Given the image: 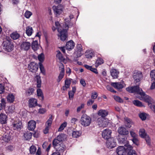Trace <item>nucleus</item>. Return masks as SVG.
<instances>
[{"label":"nucleus","mask_w":155,"mask_h":155,"mask_svg":"<svg viewBox=\"0 0 155 155\" xmlns=\"http://www.w3.org/2000/svg\"><path fill=\"white\" fill-rule=\"evenodd\" d=\"M127 91L130 93H133L136 92L140 95L141 97L140 99L148 103L149 106L155 113V105L151 104L152 99L148 95H146L143 91L142 89L140 88L138 86H136L132 87H128L126 88Z\"/></svg>","instance_id":"nucleus-1"},{"label":"nucleus","mask_w":155,"mask_h":155,"mask_svg":"<svg viewBox=\"0 0 155 155\" xmlns=\"http://www.w3.org/2000/svg\"><path fill=\"white\" fill-rule=\"evenodd\" d=\"M65 25L67 26V28H66V29H63L61 30V26L58 21H56L55 23L56 27L54 26L52 28L53 31L57 29L58 32L60 33L58 36L60 37L61 40L62 41L65 40L67 38V29H68L69 28L72 27L73 25V23L68 18H66L65 19Z\"/></svg>","instance_id":"nucleus-2"},{"label":"nucleus","mask_w":155,"mask_h":155,"mask_svg":"<svg viewBox=\"0 0 155 155\" xmlns=\"http://www.w3.org/2000/svg\"><path fill=\"white\" fill-rule=\"evenodd\" d=\"M3 49L8 52H11L13 49L14 45L9 37H6L3 43Z\"/></svg>","instance_id":"nucleus-3"},{"label":"nucleus","mask_w":155,"mask_h":155,"mask_svg":"<svg viewBox=\"0 0 155 155\" xmlns=\"http://www.w3.org/2000/svg\"><path fill=\"white\" fill-rule=\"evenodd\" d=\"M91 122V118L86 115H83L81 119V124L84 127L89 126Z\"/></svg>","instance_id":"nucleus-4"},{"label":"nucleus","mask_w":155,"mask_h":155,"mask_svg":"<svg viewBox=\"0 0 155 155\" xmlns=\"http://www.w3.org/2000/svg\"><path fill=\"white\" fill-rule=\"evenodd\" d=\"M111 85L114 88L121 91L122 89L126 86L124 81H122L118 82H112Z\"/></svg>","instance_id":"nucleus-5"},{"label":"nucleus","mask_w":155,"mask_h":155,"mask_svg":"<svg viewBox=\"0 0 155 155\" xmlns=\"http://www.w3.org/2000/svg\"><path fill=\"white\" fill-rule=\"evenodd\" d=\"M28 70L32 73H35L38 70V64L34 62H31L28 64Z\"/></svg>","instance_id":"nucleus-6"},{"label":"nucleus","mask_w":155,"mask_h":155,"mask_svg":"<svg viewBox=\"0 0 155 155\" xmlns=\"http://www.w3.org/2000/svg\"><path fill=\"white\" fill-rule=\"evenodd\" d=\"M142 77V73L140 71H135L133 74V78L135 83L140 82Z\"/></svg>","instance_id":"nucleus-7"},{"label":"nucleus","mask_w":155,"mask_h":155,"mask_svg":"<svg viewBox=\"0 0 155 155\" xmlns=\"http://www.w3.org/2000/svg\"><path fill=\"white\" fill-rule=\"evenodd\" d=\"M106 144L107 147L110 149L113 148L116 145V142L113 138L108 139Z\"/></svg>","instance_id":"nucleus-8"},{"label":"nucleus","mask_w":155,"mask_h":155,"mask_svg":"<svg viewBox=\"0 0 155 155\" xmlns=\"http://www.w3.org/2000/svg\"><path fill=\"white\" fill-rule=\"evenodd\" d=\"M111 131L109 129L104 130L102 133V136L105 139L108 140L110 138Z\"/></svg>","instance_id":"nucleus-9"},{"label":"nucleus","mask_w":155,"mask_h":155,"mask_svg":"<svg viewBox=\"0 0 155 155\" xmlns=\"http://www.w3.org/2000/svg\"><path fill=\"white\" fill-rule=\"evenodd\" d=\"M127 147L126 150L128 151V155H137L135 150H133V147L128 143L125 145Z\"/></svg>","instance_id":"nucleus-10"},{"label":"nucleus","mask_w":155,"mask_h":155,"mask_svg":"<svg viewBox=\"0 0 155 155\" xmlns=\"http://www.w3.org/2000/svg\"><path fill=\"white\" fill-rule=\"evenodd\" d=\"M22 123L19 120L15 121L13 124V129L16 130H20L21 126Z\"/></svg>","instance_id":"nucleus-11"},{"label":"nucleus","mask_w":155,"mask_h":155,"mask_svg":"<svg viewBox=\"0 0 155 155\" xmlns=\"http://www.w3.org/2000/svg\"><path fill=\"white\" fill-rule=\"evenodd\" d=\"M53 9L54 11V13L56 16H58L62 12V7L60 5L57 6H54Z\"/></svg>","instance_id":"nucleus-12"},{"label":"nucleus","mask_w":155,"mask_h":155,"mask_svg":"<svg viewBox=\"0 0 155 155\" xmlns=\"http://www.w3.org/2000/svg\"><path fill=\"white\" fill-rule=\"evenodd\" d=\"M104 118H99L97 120V123L100 127H106L108 124V123L106 121Z\"/></svg>","instance_id":"nucleus-13"},{"label":"nucleus","mask_w":155,"mask_h":155,"mask_svg":"<svg viewBox=\"0 0 155 155\" xmlns=\"http://www.w3.org/2000/svg\"><path fill=\"white\" fill-rule=\"evenodd\" d=\"M150 76L152 80H154L150 87V89L153 90L155 88V70H153L151 71Z\"/></svg>","instance_id":"nucleus-14"},{"label":"nucleus","mask_w":155,"mask_h":155,"mask_svg":"<svg viewBox=\"0 0 155 155\" xmlns=\"http://www.w3.org/2000/svg\"><path fill=\"white\" fill-rule=\"evenodd\" d=\"M21 47L22 49L28 51L30 48L31 47V44L29 42L24 41L22 43Z\"/></svg>","instance_id":"nucleus-15"},{"label":"nucleus","mask_w":155,"mask_h":155,"mask_svg":"<svg viewBox=\"0 0 155 155\" xmlns=\"http://www.w3.org/2000/svg\"><path fill=\"white\" fill-rule=\"evenodd\" d=\"M82 51V45L80 44H78L77 45L76 49L75 52V54H76L78 57H80L82 54L81 51Z\"/></svg>","instance_id":"nucleus-16"},{"label":"nucleus","mask_w":155,"mask_h":155,"mask_svg":"<svg viewBox=\"0 0 155 155\" xmlns=\"http://www.w3.org/2000/svg\"><path fill=\"white\" fill-rule=\"evenodd\" d=\"M36 122L33 120H31L29 121L28 124V128L30 130H33L36 127Z\"/></svg>","instance_id":"nucleus-17"},{"label":"nucleus","mask_w":155,"mask_h":155,"mask_svg":"<svg viewBox=\"0 0 155 155\" xmlns=\"http://www.w3.org/2000/svg\"><path fill=\"white\" fill-rule=\"evenodd\" d=\"M29 106L30 107H34L37 105V100L34 98L30 99L28 101Z\"/></svg>","instance_id":"nucleus-18"},{"label":"nucleus","mask_w":155,"mask_h":155,"mask_svg":"<svg viewBox=\"0 0 155 155\" xmlns=\"http://www.w3.org/2000/svg\"><path fill=\"white\" fill-rule=\"evenodd\" d=\"M116 152L118 155H124L125 154V149L123 146H119L117 149Z\"/></svg>","instance_id":"nucleus-19"},{"label":"nucleus","mask_w":155,"mask_h":155,"mask_svg":"<svg viewBox=\"0 0 155 155\" xmlns=\"http://www.w3.org/2000/svg\"><path fill=\"white\" fill-rule=\"evenodd\" d=\"M7 116L5 114L1 113L0 114V123L4 124L7 123Z\"/></svg>","instance_id":"nucleus-20"},{"label":"nucleus","mask_w":155,"mask_h":155,"mask_svg":"<svg viewBox=\"0 0 155 155\" xmlns=\"http://www.w3.org/2000/svg\"><path fill=\"white\" fill-rule=\"evenodd\" d=\"M118 132L120 134L123 135H126L129 134L128 131L125 127H119Z\"/></svg>","instance_id":"nucleus-21"},{"label":"nucleus","mask_w":155,"mask_h":155,"mask_svg":"<svg viewBox=\"0 0 155 155\" xmlns=\"http://www.w3.org/2000/svg\"><path fill=\"white\" fill-rule=\"evenodd\" d=\"M55 149L57 151L63 152L65 149V146L63 143H61Z\"/></svg>","instance_id":"nucleus-22"},{"label":"nucleus","mask_w":155,"mask_h":155,"mask_svg":"<svg viewBox=\"0 0 155 155\" xmlns=\"http://www.w3.org/2000/svg\"><path fill=\"white\" fill-rule=\"evenodd\" d=\"M108 111L105 110L101 109L99 110L98 112L99 116L104 118L106 117L108 114Z\"/></svg>","instance_id":"nucleus-23"},{"label":"nucleus","mask_w":155,"mask_h":155,"mask_svg":"<svg viewBox=\"0 0 155 155\" xmlns=\"http://www.w3.org/2000/svg\"><path fill=\"white\" fill-rule=\"evenodd\" d=\"M74 46V43L71 40L67 42L66 45V49L70 51L73 48Z\"/></svg>","instance_id":"nucleus-24"},{"label":"nucleus","mask_w":155,"mask_h":155,"mask_svg":"<svg viewBox=\"0 0 155 155\" xmlns=\"http://www.w3.org/2000/svg\"><path fill=\"white\" fill-rule=\"evenodd\" d=\"M125 124L126 127L130 128L131 127L133 122L129 118L125 117L124 118Z\"/></svg>","instance_id":"nucleus-25"},{"label":"nucleus","mask_w":155,"mask_h":155,"mask_svg":"<svg viewBox=\"0 0 155 155\" xmlns=\"http://www.w3.org/2000/svg\"><path fill=\"white\" fill-rule=\"evenodd\" d=\"M67 138L66 135L61 134L58 135L57 137V138L60 142H62L65 140Z\"/></svg>","instance_id":"nucleus-26"},{"label":"nucleus","mask_w":155,"mask_h":155,"mask_svg":"<svg viewBox=\"0 0 155 155\" xmlns=\"http://www.w3.org/2000/svg\"><path fill=\"white\" fill-rule=\"evenodd\" d=\"M57 54L56 55V57L59 59L61 62H64L65 61V59L63 56L62 54L59 51H57Z\"/></svg>","instance_id":"nucleus-27"},{"label":"nucleus","mask_w":155,"mask_h":155,"mask_svg":"<svg viewBox=\"0 0 155 155\" xmlns=\"http://www.w3.org/2000/svg\"><path fill=\"white\" fill-rule=\"evenodd\" d=\"M64 74V67L61 68V70L58 76L57 81L59 82L63 78Z\"/></svg>","instance_id":"nucleus-28"},{"label":"nucleus","mask_w":155,"mask_h":155,"mask_svg":"<svg viewBox=\"0 0 155 155\" xmlns=\"http://www.w3.org/2000/svg\"><path fill=\"white\" fill-rule=\"evenodd\" d=\"M110 74L114 78H116L118 77L119 72L116 69H112L110 71Z\"/></svg>","instance_id":"nucleus-29"},{"label":"nucleus","mask_w":155,"mask_h":155,"mask_svg":"<svg viewBox=\"0 0 155 155\" xmlns=\"http://www.w3.org/2000/svg\"><path fill=\"white\" fill-rule=\"evenodd\" d=\"M32 134L30 132H25L24 134V137L25 140H30Z\"/></svg>","instance_id":"nucleus-30"},{"label":"nucleus","mask_w":155,"mask_h":155,"mask_svg":"<svg viewBox=\"0 0 155 155\" xmlns=\"http://www.w3.org/2000/svg\"><path fill=\"white\" fill-rule=\"evenodd\" d=\"M7 98L8 101L10 103H13L15 100V96L12 94H9Z\"/></svg>","instance_id":"nucleus-31"},{"label":"nucleus","mask_w":155,"mask_h":155,"mask_svg":"<svg viewBox=\"0 0 155 155\" xmlns=\"http://www.w3.org/2000/svg\"><path fill=\"white\" fill-rule=\"evenodd\" d=\"M33 29L31 26H27L26 28L25 32L28 36H31L32 33Z\"/></svg>","instance_id":"nucleus-32"},{"label":"nucleus","mask_w":155,"mask_h":155,"mask_svg":"<svg viewBox=\"0 0 155 155\" xmlns=\"http://www.w3.org/2000/svg\"><path fill=\"white\" fill-rule=\"evenodd\" d=\"M20 36V35L17 32H14L10 35V37L13 40H16L18 39Z\"/></svg>","instance_id":"nucleus-33"},{"label":"nucleus","mask_w":155,"mask_h":155,"mask_svg":"<svg viewBox=\"0 0 155 155\" xmlns=\"http://www.w3.org/2000/svg\"><path fill=\"white\" fill-rule=\"evenodd\" d=\"M37 95L39 97H41L40 99L42 101L44 99V97L41 90L40 89H38L37 91Z\"/></svg>","instance_id":"nucleus-34"},{"label":"nucleus","mask_w":155,"mask_h":155,"mask_svg":"<svg viewBox=\"0 0 155 155\" xmlns=\"http://www.w3.org/2000/svg\"><path fill=\"white\" fill-rule=\"evenodd\" d=\"M34 91L33 88H29L26 91V95L27 96H29L33 94Z\"/></svg>","instance_id":"nucleus-35"},{"label":"nucleus","mask_w":155,"mask_h":155,"mask_svg":"<svg viewBox=\"0 0 155 155\" xmlns=\"http://www.w3.org/2000/svg\"><path fill=\"white\" fill-rule=\"evenodd\" d=\"M139 134L142 138H144L147 135L144 129L142 128L140 129L139 131Z\"/></svg>","instance_id":"nucleus-36"},{"label":"nucleus","mask_w":155,"mask_h":155,"mask_svg":"<svg viewBox=\"0 0 155 155\" xmlns=\"http://www.w3.org/2000/svg\"><path fill=\"white\" fill-rule=\"evenodd\" d=\"M6 103L5 100L4 98H2L1 100V103H0V111L3 108H5L6 106Z\"/></svg>","instance_id":"nucleus-37"},{"label":"nucleus","mask_w":155,"mask_h":155,"mask_svg":"<svg viewBox=\"0 0 155 155\" xmlns=\"http://www.w3.org/2000/svg\"><path fill=\"white\" fill-rule=\"evenodd\" d=\"M2 139L5 142H8L11 140V137L7 134H4L2 137Z\"/></svg>","instance_id":"nucleus-38"},{"label":"nucleus","mask_w":155,"mask_h":155,"mask_svg":"<svg viewBox=\"0 0 155 155\" xmlns=\"http://www.w3.org/2000/svg\"><path fill=\"white\" fill-rule=\"evenodd\" d=\"M104 63L103 60L101 58H98L95 62V66L97 67Z\"/></svg>","instance_id":"nucleus-39"},{"label":"nucleus","mask_w":155,"mask_h":155,"mask_svg":"<svg viewBox=\"0 0 155 155\" xmlns=\"http://www.w3.org/2000/svg\"><path fill=\"white\" fill-rule=\"evenodd\" d=\"M31 46L33 50L35 51L37 50L38 47V41H33L31 45Z\"/></svg>","instance_id":"nucleus-40"},{"label":"nucleus","mask_w":155,"mask_h":155,"mask_svg":"<svg viewBox=\"0 0 155 155\" xmlns=\"http://www.w3.org/2000/svg\"><path fill=\"white\" fill-rule=\"evenodd\" d=\"M59 141L57 138L54 139L52 141V144L54 148L56 147L61 142Z\"/></svg>","instance_id":"nucleus-41"},{"label":"nucleus","mask_w":155,"mask_h":155,"mask_svg":"<svg viewBox=\"0 0 155 155\" xmlns=\"http://www.w3.org/2000/svg\"><path fill=\"white\" fill-rule=\"evenodd\" d=\"M133 104L135 106L138 107H142L144 106L141 102L138 100H134L133 101Z\"/></svg>","instance_id":"nucleus-42"},{"label":"nucleus","mask_w":155,"mask_h":155,"mask_svg":"<svg viewBox=\"0 0 155 155\" xmlns=\"http://www.w3.org/2000/svg\"><path fill=\"white\" fill-rule=\"evenodd\" d=\"M15 107L14 106H10L8 108V109L6 111L7 113H12L14 112Z\"/></svg>","instance_id":"nucleus-43"},{"label":"nucleus","mask_w":155,"mask_h":155,"mask_svg":"<svg viewBox=\"0 0 155 155\" xmlns=\"http://www.w3.org/2000/svg\"><path fill=\"white\" fill-rule=\"evenodd\" d=\"M38 64L39 65V68L41 72L44 75L45 74V69L42 63L41 62H39Z\"/></svg>","instance_id":"nucleus-44"},{"label":"nucleus","mask_w":155,"mask_h":155,"mask_svg":"<svg viewBox=\"0 0 155 155\" xmlns=\"http://www.w3.org/2000/svg\"><path fill=\"white\" fill-rule=\"evenodd\" d=\"M67 125V123L66 122H64L62 124H61L60 127L58 129V131L59 132L63 130L66 127Z\"/></svg>","instance_id":"nucleus-45"},{"label":"nucleus","mask_w":155,"mask_h":155,"mask_svg":"<svg viewBox=\"0 0 155 155\" xmlns=\"http://www.w3.org/2000/svg\"><path fill=\"white\" fill-rule=\"evenodd\" d=\"M147 115V114L143 112L139 114V117L142 120H144L146 119Z\"/></svg>","instance_id":"nucleus-46"},{"label":"nucleus","mask_w":155,"mask_h":155,"mask_svg":"<svg viewBox=\"0 0 155 155\" xmlns=\"http://www.w3.org/2000/svg\"><path fill=\"white\" fill-rule=\"evenodd\" d=\"M72 80L71 78H67L65 81L64 85L69 87Z\"/></svg>","instance_id":"nucleus-47"},{"label":"nucleus","mask_w":155,"mask_h":155,"mask_svg":"<svg viewBox=\"0 0 155 155\" xmlns=\"http://www.w3.org/2000/svg\"><path fill=\"white\" fill-rule=\"evenodd\" d=\"M81 134L78 131H73L72 133V136L73 137L77 138L79 137Z\"/></svg>","instance_id":"nucleus-48"},{"label":"nucleus","mask_w":155,"mask_h":155,"mask_svg":"<svg viewBox=\"0 0 155 155\" xmlns=\"http://www.w3.org/2000/svg\"><path fill=\"white\" fill-rule=\"evenodd\" d=\"M38 59L40 61L39 62H42L43 61L44 59V55L43 53H42L38 55Z\"/></svg>","instance_id":"nucleus-49"},{"label":"nucleus","mask_w":155,"mask_h":155,"mask_svg":"<svg viewBox=\"0 0 155 155\" xmlns=\"http://www.w3.org/2000/svg\"><path fill=\"white\" fill-rule=\"evenodd\" d=\"M36 150V147L34 146H31L30 148V153L31 154H34V153Z\"/></svg>","instance_id":"nucleus-50"},{"label":"nucleus","mask_w":155,"mask_h":155,"mask_svg":"<svg viewBox=\"0 0 155 155\" xmlns=\"http://www.w3.org/2000/svg\"><path fill=\"white\" fill-rule=\"evenodd\" d=\"M114 98L116 101L120 103H122L123 102V100L121 98L118 96H114Z\"/></svg>","instance_id":"nucleus-51"},{"label":"nucleus","mask_w":155,"mask_h":155,"mask_svg":"<svg viewBox=\"0 0 155 155\" xmlns=\"http://www.w3.org/2000/svg\"><path fill=\"white\" fill-rule=\"evenodd\" d=\"M32 15V13L30 11H27L25 13V16L27 18H29Z\"/></svg>","instance_id":"nucleus-52"},{"label":"nucleus","mask_w":155,"mask_h":155,"mask_svg":"<svg viewBox=\"0 0 155 155\" xmlns=\"http://www.w3.org/2000/svg\"><path fill=\"white\" fill-rule=\"evenodd\" d=\"M145 138V140L147 143L148 145H150V138L148 135H147L144 137Z\"/></svg>","instance_id":"nucleus-53"},{"label":"nucleus","mask_w":155,"mask_h":155,"mask_svg":"<svg viewBox=\"0 0 155 155\" xmlns=\"http://www.w3.org/2000/svg\"><path fill=\"white\" fill-rule=\"evenodd\" d=\"M74 92H72V91H69L68 92V94L69 95V97L70 99H72L74 98Z\"/></svg>","instance_id":"nucleus-54"},{"label":"nucleus","mask_w":155,"mask_h":155,"mask_svg":"<svg viewBox=\"0 0 155 155\" xmlns=\"http://www.w3.org/2000/svg\"><path fill=\"white\" fill-rule=\"evenodd\" d=\"M107 90L109 91H110L111 92H113L114 93H116V91H115L113 88L110 86V85H107L106 87Z\"/></svg>","instance_id":"nucleus-55"},{"label":"nucleus","mask_w":155,"mask_h":155,"mask_svg":"<svg viewBox=\"0 0 155 155\" xmlns=\"http://www.w3.org/2000/svg\"><path fill=\"white\" fill-rule=\"evenodd\" d=\"M97 92L92 93H91V97L92 99H96L97 97Z\"/></svg>","instance_id":"nucleus-56"},{"label":"nucleus","mask_w":155,"mask_h":155,"mask_svg":"<svg viewBox=\"0 0 155 155\" xmlns=\"http://www.w3.org/2000/svg\"><path fill=\"white\" fill-rule=\"evenodd\" d=\"M80 84L84 87H85L86 85V83L85 81V80L83 79H81L80 81Z\"/></svg>","instance_id":"nucleus-57"},{"label":"nucleus","mask_w":155,"mask_h":155,"mask_svg":"<svg viewBox=\"0 0 155 155\" xmlns=\"http://www.w3.org/2000/svg\"><path fill=\"white\" fill-rule=\"evenodd\" d=\"M50 128L49 127L45 126V129L43 131L44 133L45 134H47Z\"/></svg>","instance_id":"nucleus-58"},{"label":"nucleus","mask_w":155,"mask_h":155,"mask_svg":"<svg viewBox=\"0 0 155 155\" xmlns=\"http://www.w3.org/2000/svg\"><path fill=\"white\" fill-rule=\"evenodd\" d=\"M46 111V110L44 108H40L39 110V112L41 114H44Z\"/></svg>","instance_id":"nucleus-59"},{"label":"nucleus","mask_w":155,"mask_h":155,"mask_svg":"<svg viewBox=\"0 0 155 155\" xmlns=\"http://www.w3.org/2000/svg\"><path fill=\"white\" fill-rule=\"evenodd\" d=\"M52 123V122L48 120L46 122L45 126H47L50 127Z\"/></svg>","instance_id":"nucleus-60"},{"label":"nucleus","mask_w":155,"mask_h":155,"mask_svg":"<svg viewBox=\"0 0 155 155\" xmlns=\"http://www.w3.org/2000/svg\"><path fill=\"white\" fill-rule=\"evenodd\" d=\"M94 102V100L93 99H90L87 102V104L88 106L92 105Z\"/></svg>","instance_id":"nucleus-61"},{"label":"nucleus","mask_w":155,"mask_h":155,"mask_svg":"<svg viewBox=\"0 0 155 155\" xmlns=\"http://www.w3.org/2000/svg\"><path fill=\"white\" fill-rule=\"evenodd\" d=\"M130 135L132 137H133V138L136 137L137 136V135L133 131H130Z\"/></svg>","instance_id":"nucleus-62"},{"label":"nucleus","mask_w":155,"mask_h":155,"mask_svg":"<svg viewBox=\"0 0 155 155\" xmlns=\"http://www.w3.org/2000/svg\"><path fill=\"white\" fill-rule=\"evenodd\" d=\"M84 104H81L80 106L78 107L77 109V111L79 112L81 109L83 108L84 107Z\"/></svg>","instance_id":"nucleus-63"},{"label":"nucleus","mask_w":155,"mask_h":155,"mask_svg":"<svg viewBox=\"0 0 155 155\" xmlns=\"http://www.w3.org/2000/svg\"><path fill=\"white\" fill-rule=\"evenodd\" d=\"M126 141V140L124 138H119V141L121 143H124Z\"/></svg>","instance_id":"nucleus-64"}]
</instances>
